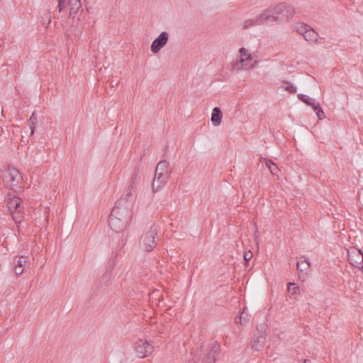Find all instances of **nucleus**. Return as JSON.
Wrapping results in <instances>:
<instances>
[{"label": "nucleus", "mask_w": 363, "mask_h": 363, "mask_svg": "<svg viewBox=\"0 0 363 363\" xmlns=\"http://www.w3.org/2000/svg\"><path fill=\"white\" fill-rule=\"evenodd\" d=\"M133 207L132 192L130 189L121 195L116 201L114 207L111 211L113 215L120 216L123 219L130 220L132 217L131 208Z\"/></svg>", "instance_id": "f257e3e1"}, {"label": "nucleus", "mask_w": 363, "mask_h": 363, "mask_svg": "<svg viewBox=\"0 0 363 363\" xmlns=\"http://www.w3.org/2000/svg\"><path fill=\"white\" fill-rule=\"evenodd\" d=\"M270 7L273 14V21L274 22H285L292 18L295 13L293 6L286 3H280Z\"/></svg>", "instance_id": "f03ea898"}, {"label": "nucleus", "mask_w": 363, "mask_h": 363, "mask_svg": "<svg viewBox=\"0 0 363 363\" xmlns=\"http://www.w3.org/2000/svg\"><path fill=\"white\" fill-rule=\"evenodd\" d=\"M160 230L159 225L153 224L141 237L140 246L147 252H151L156 245L155 237Z\"/></svg>", "instance_id": "7ed1b4c3"}, {"label": "nucleus", "mask_w": 363, "mask_h": 363, "mask_svg": "<svg viewBox=\"0 0 363 363\" xmlns=\"http://www.w3.org/2000/svg\"><path fill=\"white\" fill-rule=\"evenodd\" d=\"M23 182V177L20 172L14 167H9L4 175L5 185L14 189Z\"/></svg>", "instance_id": "20e7f679"}, {"label": "nucleus", "mask_w": 363, "mask_h": 363, "mask_svg": "<svg viewBox=\"0 0 363 363\" xmlns=\"http://www.w3.org/2000/svg\"><path fill=\"white\" fill-rule=\"evenodd\" d=\"M114 266L115 261H113V262L110 264L111 268H108L100 277H99L98 280L96 281L92 286V291L94 294H98L103 286H108L111 284L113 277V269Z\"/></svg>", "instance_id": "39448f33"}, {"label": "nucleus", "mask_w": 363, "mask_h": 363, "mask_svg": "<svg viewBox=\"0 0 363 363\" xmlns=\"http://www.w3.org/2000/svg\"><path fill=\"white\" fill-rule=\"evenodd\" d=\"M347 259L351 265L358 269H363V253L356 247L347 251Z\"/></svg>", "instance_id": "423d86ee"}, {"label": "nucleus", "mask_w": 363, "mask_h": 363, "mask_svg": "<svg viewBox=\"0 0 363 363\" xmlns=\"http://www.w3.org/2000/svg\"><path fill=\"white\" fill-rule=\"evenodd\" d=\"M57 9L59 12H61L65 5L69 6V16L74 18L79 10L82 8L80 0H57Z\"/></svg>", "instance_id": "0eeeda50"}, {"label": "nucleus", "mask_w": 363, "mask_h": 363, "mask_svg": "<svg viewBox=\"0 0 363 363\" xmlns=\"http://www.w3.org/2000/svg\"><path fill=\"white\" fill-rule=\"evenodd\" d=\"M154 347L152 343L145 340H139L135 342V350L138 357L143 358L151 354Z\"/></svg>", "instance_id": "6e6552de"}, {"label": "nucleus", "mask_w": 363, "mask_h": 363, "mask_svg": "<svg viewBox=\"0 0 363 363\" xmlns=\"http://www.w3.org/2000/svg\"><path fill=\"white\" fill-rule=\"evenodd\" d=\"M130 220L113 215L111 213L108 220L110 228L116 233H119L125 229L128 223Z\"/></svg>", "instance_id": "1a4fd4ad"}, {"label": "nucleus", "mask_w": 363, "mask_h": 363, "mask_svg": "<svg viewBox=\"0 0 363 363\" xmlns=\"http://www.w3.org/2000/svg\"><path fill=\"white\" fill-rule=\"evenodd\" d=\"M169 40V33L162 31L152 43L150 45L151 51L156 54L158 53L167 43Z\"/></svg>", "instance_id": "9d476101"}, {"label": "nucleus", "mask_w": 363, "mask_h": 363, "mask_svg": "<svg viewBox=\"0 0 363 363\" xmlns=\"http://www.w3.org/2000/svg\"><path fill=\"white\" fill-rule=\"evenodd\" d=\"M220 352V345L216 341H211L208 346V352L206 354V363H216V355Z\"/></svg>", "instance_id": "9b49d317"}, {"label": "nucleus", "mask_w": 363, "mask_h": 363, "mask_svg": "<svg viewBox=\"0 0 363 363\" xmlns=\"http://www.w3.org/2000/svg\"><path fill=\"white\" fill-rule=\"evenodd\" d=\"M169 178V173L157 172H155V177L152 182V191L156 192L164 186L167 182Z\"/></svg>", "instance_id": "f8f14e48"}, {"label": "nucleus", "mask_w": 363, "mask_h": 363, "mask_svg": "<svg viewBox=\"0 0 363 363\" xmlns=\"http://www.w3.org/2000/svg\"><path fill=\"white\" fill-rule=\"evenodd\" d=\"M310 263L307 259L298 261L296 262V269L298 272V278L302 281H305L307 278Z\"/></svg>", "instance_id": "ddd939ff"}, {"label": "nucleus", "mask_w": 363, "mask_h": 363, "mask_svg": "<svg viewBox=\"0 0 363 363\" xmlns=\"http://www.w3.org/2000/svg\"><path fill=\"white\" fill-rule=\"evenodd\" d=\"M7 206L9 210L11 213H13V211H16L18 208H21V199L19 197L15 196L11 193L7 194Z\"/></svg>", "instance_id": "4468645a"}, {"label": "nucleus", "mask_w": 363, "mask_h": 363, "mask_svg": "<svg viewBox=\"0 0 363 363\" xmlns=\"http://www.w3.org/2000/svg\"><path fill=\"white\" fill-rule=\"evenodd\" d=\"M268 20L273 21V14L270 6L255 17V21L258 25L262 24Z\"/></svg>", "instance_id": "2eb2a0df"}, {"label": "nucleus", "mask_w": 363, "mask_h": 363, "mask_svg": "<svg viewBox=\"0 0 363 363\" xmlns=\"http://www.w3.org/2000/svg\"><path fill=\"white\" fill-rule=\"evenodd\" d=\"M223 113L218 107H215L211 113V121L214 126H218L222 121Z\"/></svg>", "instance_id": "dca6fc26"}, {"label": "nucleus", "mask_w": 363, "mask_h": 363, "mask_svg": "<svg viewBox=\"0 0 363 363\" xmlns=\"http://www.w3.org/2000/svg\"><path fill=\"white\" fill-rule=\"evenodd\" d=\"M318 33L311 27L305 33L303 38L311 44L316 43L318 42Z\"/></svg>", "instance_id": "f3484780"}, {"label": "nucleus", "mask_w": 363, "mask_h": 363, "mask_svg": "<svg viewBox=\"0 0 363 363\" xmlns=\"http://www.w3.org/2000/svg\"><path fill=\"white\" fill-rule=\"evenodd\" d=\"M265 342V337L262 335H259L256 340L252 342L251 347L255 351H259L264 347Z\"/></svg>", "instance_id": "a211bd4d"}, {"label": "nucleus", "mask_w": 363, "mask_h": 363, "mask_svg": "<svg viewBox=\"0 0 363 363\" xmlns=\"http://www.w3.org/2000/svg\"><path fill=\"white\" fill-rule=\"evenodd\" d=\"M250 62V60H245L244 58L240 57V59L234 63L233 70L239 72L242 69H248V64Z\"/></svg>", "instance_id": "6ab92c4d"}, {"label": "nucleus", "mask_w": 363, "mask_h": 363, "mask_svg": "<svg viewBox=\"0 0 363 363\" xmlns=\"http://www.w3.org/2000/svg\"><path fill=\"white\" fill-rule=\"evenodd\" d=\"M14 264L23 268L28 267L30 265V259L28 257L20 256L14 260Z\"/></svg>", "instance_id": "aec40b11"}, {"label": "nucleus", "mask_w": 363, "mask_h": 363, "mask_svg": "<svg viewBox=\"0 0 363 363\" xmlns=\"http://www.w3.org/2000/svg\"><path fill=\"white\" fill-rule=\"evenodd\" d=\"M167 167L168 162L166 160L160 161L156 167L155 172L168 173Z\"/></svg>", "instance_id": "412c9836"}, {"label": "nucleus", "mask_w": 363, "mask_h": 363, "mask_svg": "<svg viewBox=\"0 0 363 363\" xmlns=\"http://www.w3.org/2000/svg\"><path fill=\"white\" fill-rule=\"evenodd\" d=\"M11 213L12 214L13 219L15 223H21V221L23 217V212H21V208H18L16 211H13V213Z\"/></svg>", "instance_id": "4be33fe9"}, {"label": "nucleus", "mask_w": 363, "mask_h": 363, "mask_svg": "<svg viewBox=\"0 0 363 363\" xmlns=\"http://www.w3.org/2000/svg\"><path fill=\"white\" fill-rule=\"evenodd\" d=\"M240 57L244 58L245 60H252V55L245 48H241L239 50Z\"/></svg>", "instance_id": "5701e85b"}, {"label": "nucleus", "mask_w": 363, "mask_h": 363, "mask_svg": "<svg viewBox=\"0 0 363 363\" xmlns=\"http://www.w3.org/2000/svg\"><path fill=\"white\" fill-rule=\"evenodd\" d=\"M265 165L269 168L272 174H276L278 172L277 166L270 160H265Z\"/></svg>", "instance_id": "b1692460"}, {"label": "nucleus", "mask_w": 363, "mask_h": 363, "mask_svg": "<svg viewBox=\"0 0 363 363\" xmlns=\"http://www.w3.org/2000/svg\"><path fill=\"white\" fill-rule=\"evenodd\" d=\"M248 320V315L245 313V310L240 313L239 317L235 318V322L241 325L246 324Z\"/></svg>", "instance_id": "393cba45"}, {"label": "nucleus", "mask_w": 363, "mask_h": 363, "mask_svg": "<svg viewBox=\"0 0 363 363\" xmlns=\"http://www.w3.org/2000/svg\"><path fill=\"white\" fill-rule=\"evenodd\" d=\"M257 21H255V18L252 19H247L244 21L242 28L247 29L249 28H251L252 26H257Z\"/></svg>", "instance_id": "a878e982"}, {"label": "nucleus", "mask_w": 363, "mask_h": 363, "mask_svg": "<svg viewBox=\"0 0 363 363\" xmlns=\"http://www.w3.org/2000/svg\"><path fill=\"white\" fill-rule=\"evenodd\" d=\"M309 28L310 26L306 24H300L296 27V31L303 37Z\"/></svg>", "instance_id": "bb28decb"}, {"label": "nucleus", "mask_w": 363, "mask_h": 363, "mask_svg": "<svg viewBox=\"0 0 363 363\" xmlns=\"http://www.w3.org/2000/svg\"><path fill=\"white\" fill-rule=\"evenodd\" d=\"M138 173H139V171L137 170L135 174L133 175L132 177V179H131V184H130L128 189L126 190V191H128L129 189H130L131 192L133 193V185L138 181L139 179V177H138Z\"/></svg>", "instance_id": "cd10ccee"}, {"label": "nucleus", "mask_w": 363, "mask_h": 363, "mask_svg": "<svg viewBox=\"0 0 363 363\" xmlns=\"http://www.w3.org/2000/svg\"><path fill=\"white\" fill-rule=\"evenodd\" d=\"M288 291L291 294H296L299 291V287L295 283H290L288 286Z\"/></svg>", "instance_id": "c85d7f7f"}, {"label": "nucleus", "mask_w": 363, "mask_h": 363, "mask_svg": "<svg viewBox=\"0 0 363 363\" xmlns=\"http://www.w3.org/2000/svg\"><path fill=\"white\" fill-rule=\"evenodd\" d=\"M298 98L301 100L303 102L306 104L307 105L310 104L313 99H311L308 96L305 94H298Z\"/></svg>", "instance_id": "c756f323"}, {"label": "nucleus", "mask_w": 363, "mask_h": 363, "mask_svg": "<svg viewBox=\"0 0 363 363\" xmlns=\"http://www.w3.org/2000/svg\"><path fill=\"white\" fill-rule=\"evenodd\" d=\"M37 120L36 117L35 116V113H33L32 114V116H30V121L31 123V125H30V130H31V134H33L34 133V129H35V126H34V124H35V121Z\"/></svg>", "instance_id": "7c9ffc66"}, {"label": "nucleus", "mask_w": 363, "mask_h": 363, "mask_svg": "<svg viewBox=\"0 0 363 363\" xmlns=\"http://www.w3.org/2000/svg\"><path fill=\"white\" fill-rule=\"evenodd\" d=\"M315 111L316 116L319 120H322L323 118H324L325 117L323 111L320 108H319L318 109H317Z\"/></svg>", "instance_id": "2f4dec72"}, {"label": "nucleus", "mask_w": 363, "mask_h": 363, "mask_svg": "<svg viewBox=\"0 0 363 363\" xmlns=\"http://www.w3.org/2000/svg\"><path fill=\"white\" fill-rule=\"evenodd\" d=\"M285 89L289 91L291 93H295L296 91V87L291 84L287 83Z\"/></svg>", "instance_id": "473e14b6"}, {"label": "nucleus", "mask_w": 363, "mask_h": 363, "mask_svg": "<svg viewBox=\"0 0 363 363\" xmlns=\"http://www.w3.org/2000/svg\"><path fill=\"white\" fill-rule=\"evenodd\" d=\"M308 106H310L313 109L314 111L320 108L319 103L315 102L314 100H312V101L310 103V104H308Z\"/></svg>", "instance_id": "72a5a7b5"}, {"label": "nucleus", "mask_w": 363, "mask_h": 363, "mask_svg": "<svg viewBox=\"0 0 363 363\" xmlns=\"http://www.w3.org/2000/svg\"><path fill=\"white\" fill-rule=\"evenodd\" d=\"M25 268L15 265L14 270L15 273L18 275L21 274L23 272Z\"/></svg>", "instance_id": "f704fd0d"}, {"label": "nucleus", "mask_w": 363, "mask_h": 363, "mask_svg": "<svg viewBox=\"0 0 363 363\" xmlns=\"http://www.w3.org/2000/svg\"><path fill=\"white\" fill-rule=\"evenodd\" d=\"M252 257V254L250 251L245 253V255H244V259L246 262L250 261Z\"/></svg>", "instance_id": "c9c22d12"}, {"label": "nucleus", "mask_w": 363, "mask_h": 363, "mask_svg": "<svg viewBox=\"0 0 363 363\" xmlns=\"http://www.w3.org/2000/svg\"><path fill=\"white\" fill-rule=\"evenodd\" d=\"M189 363H204V360L203 359H199V362H190Z\"/></svg>", "instance_id": "e433bc0d"}, {"label": "nucleus", "mask_w": 363, "mask_h": 363, "mask_svg": "<svg viewBox=\"0 0 363 363\" xmlns=\"http://www.w3.org/2000/svg\"><path fill=\"white\" fill-rule=\"evenodd\" d=\"M303 363H311V362L308 359H304Z\"/></svg>", "instance_id": "4c0bfd02"}, {"label": "nucleus", "mask_w": 363, "mask_h": 363, "mask_svg": "<svg viewBox=\"0 0 363 363\" xmlns=\"http://www.w3.org/2000/svg\"><path fill=\"white\" fill-rule=\"evenodd\" d=\"M257 233V230H256L255 232V235L256 238H257V235H256Z\"/></svg>", "instance_id": "58836bf2"}]
</instances>
